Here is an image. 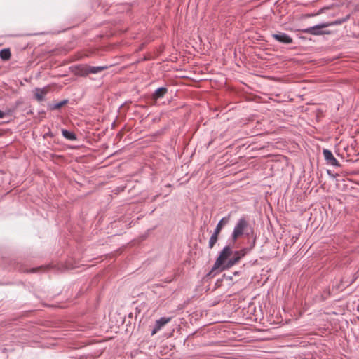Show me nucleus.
Segmentation results:
<instances>
[{"label":"nucleus","instance_id":"nucleus-1","mask_svg":"<svg viewBox=\"0 0 359 359\" xmlns=\"http://www.w3.org/2000/svg\"><path fill=\"white\" fill-rule=\"evenodd\" d=\"M246 254V250L242 248L233 251L230 245H225L219 252L214 265L208 276H214L219 271L227 270L238 264Z\"/></svg>","mask_w":359,"mask_h":359},{"label":"nucleus","instance_id":"nucleus-2","mask_svg":"<svg viewBox=\"0 0 359 359\" xmlns=\"http://www.w3.org/2000/svg\"><path fill=\"white\" fill-rule=\"evenodd\" d=\"M254 231L252 226L249 223L246 217L243 216L237 220L231 234V239L233 243H235L242 236L247 237L250 236V235H253Z\"/></svg>","mask_w":359,"mask_h":359},{"label":"nucleus","instance_id":"nucleus-3","mask_svg":"<svg viewBox=\"0 0 359 359\" xmlns=\"http://www.w3.org/2000/svg\"><path fill=\"white\" fill-rule=\"evenodd\" d=\"M328 25H326L325 22H322L311 27L300 29L299 32L313 36L328 35L331 34V31L326 29Z\"/></svg>","mask_w":359,"mask_h":359},{"label":"nucleus","instance_id":"nucleus-4","mask_svg":"<svg viewBox=\"0 0 359 359\" xmlns=\"http://www.w3.org/2000/svg\"><path fill=\"white\" fill-rule=\"evenodd\" d=\"M271 37L280 43L287 45L293 43L292 38L284 32H277L272 34Z\"/></svg>","mask_w":359,"mask_h":359},{"label":"nucleus","instance_id":"nucleus-5","mask_svg":"<svg viewBox=\"0 0 359 359\" xmlns=\"http://www.w3.org/2000/svg\"><path fill=\"white\" fill-rule=\"evenodd\" d=\"M323 154L327 165L333 167H339L341 165L330 150L323 149Z\"/></svg>","mask_w":359,"mask_h":359},{"label":"nucleus","instance_id":"nucleus-6","mask_svg":"<svg viewBox=\"0 0 359 359\" xmlns=\"http://www.w3.org/2000/svg\"><path fill=\"white\" fill-rule=\"evenodd\" d=\"M168 92V89L165 86H162L156 88L154 92L151 94V98L154 101H157L159 99L163 98Z\"/></svg>","mask_w":359,"mask_h":359},{"label":"nucleus","instance_id":"nucleus-7","mask_svg":"<svg viewBox=\"0 0 359 359\" xmlns=\"http://www.w3.org/2000/svg\"><path fill=\"white\" fill-rule=\"evenodd\" d=\"M170 320V318L167 317H161L159 319L156 320L154 328L151 330V334H155L157 332H158L165 324H167Z\"/></svg>","mask_w":359,"mask_h":359},{"label":"nucleus","instance_id":"nucleus-8","mask_svg":"<svg viewBox=\"0 0 359 359\" xmlns=\"http://www.w3.org/2000/svg\"><path fill=\"white\" fill-rule=\"evenodd\" d=\"M248 237V244L246 247L242 248L243 250H246V254L248 255L255 247L257 243V234L253 232V235H250Z\"/></svg>","mask_w":359,"mask_h":359},{"label":"nucleus","instance_id":"nucleus-9","mask_svg":"<svg viewBox=\"0 0 359 359\" xmlns=\"http://www.w3.org/2000/svg\"><path fill=\"white\" fill-rule=\"evenodd\" d=\"M230 217L231 216L229 214L227 216L223 217L218 222L213 232L219 235V233H220L221 231L222 230V229L224 228V226H226L229 222Z\"/></svg>","mask_w":359,"mask_h":359},{"label":"nucleus","instance_id":"nucleus-10","mask_svg":"<svg viewBox=\"0 0 359 359\" xmlns=\"http://www.w3.org/2000/svg\"><path fill=\"white\" fill-rule=\"evenodd\" d=\"M47 93V90L45 88L35 89L34 97L39 102H41L44 100L45 95Z\"/></svg>","mask_w":359,"mask_h":359},{"label":"nucleus","instance_id":"nucleus-11","mask_svg":"<svg viewBox=\"0 0 359 359\" xmlns=\"http://www.w3.org/2000/svg\"><path fill=\"white\" fill-rule=\"evenodd\" d=\"M62 135L65 139L68 140L74 141L78 139V136L75 133L67 129L62 130Z\"/></svg>","mask_w":359,"mask_h":359},{"label":"nucleus","instance_id":"nucleus-12","mask_svg":"<svg viewBox=\"0 0 359 359\" xmlns=\"http://www.w3.org/2000/svg\"><path fill=\"white\" fill-rule=\"evenodd\" d=\"M358 276H359V273H358V272H357L356 273L354 274L353 279L350 282H348V283L345 282L344 278L341 279V284L337 287V288L338 289L341 288L342 290H344L346 287H348V286L351 285V284H353L357 280Z\"/></svg>","mask_w":359,"mask_h":359},{"label":"nucleus","instance_id":"nucleus-13","mask_svg":"<svg viewBox=\"0 0 359 359\" xmlns=\"http://www.w3.org/2000/svg\"><path fill=\"white\" fill-rule=\"evenodd\" d=\"M11 52L10 48H3L0 50V58L3 61H8L11 59Z\"/></svg>","mask_w":359,"mask_h":359},{"label":"nucleus","instance_id":"nucleus-14","mask_svg":"<svg viewBox=\"0 0 359 359\" xmlns=\"http://www.w3.org/2000/svg\"><path fill=\"white\" fill-rule=\"evenodd\" d=\"M349 18H350V15H347L344 18H339V19H337V20H335L334 21H331V22H326L325 23H326V25H328V27H332V26L339 25L343 24L346 21H347L349 19Z\"/></svg>","mask_w":359,"mask_h":359},{"label":"nucleus","instance_id":"nucleus-15","mask_svg":"<svg viewBox=\"0 0 359 359\" xmlns=\"http://www.w3.org/2000/svg\"><path fill=\"white\" fill-rule=\"evenodd\" d=\"M108 68L107 66H97V67H95V66H90L88 65V72H90V74H98L99 72L103 71V70H105Z\"/></svg>","mask_w":359,"mask_h":359},{"label":"nucleus","instance_id":"nucleus-16","mask_svg":"<svg viewBox=\"0 0 359 359\" xmlns=\"http://www.w3.org/2000/svg\"><path fill=\"white\" fill-rule=\"evenodd\" d=\"M218 237H219V235L216 233H212V234L211 235L210 239H209V242H208V248L210 249H212L213 248V247L215 246V245L216 244V243L218 241Z\"/></svg>","mask_w":359,"mask_h":359},{"label":"nucleus","instance_id":"nucleus-17","mask_svg":"<svg viewBox=\"0 0 359 359\" xmlns=\"http://www.w3.org/2000/svg\"><path fill=\"white\" fill-rule=\"evenodd\" d=\"M68 102V100H63L59 102H57L55 104H50L49 106V108L51 110H56V109H60L62 107H63L64 105H65Z\"/></svg>","mask_w":359,"mask_h":359},{"label":"nucleus","instance_id":"nucleus-18","mask_svg":"<svg viewBox=\"0 0 359 359\" xmlns=\"http://www.w3.org/2000/svg\"><path fill=\"white\" fill-rule=\"evenodd\" d=\"M88 65H79L77 66V69L79 71V74L81 76H86L88 74H90V72H88Z\"/></svg>","mask_w":359,"mask_h":359},{"label":"nucleus","instance_id":"nucleus-19","mask_svg":"<svg viewBox=\"0 0 359 359\" xmlns=\"http://www.w3.org/2000/svg\"><path fill=\"white\" fill-rule=\"evenodd\" d=\"M13 110L8 109L6 111L0 110V118H4L6 116H9L13 113Z\"/></svg>","mask_w":359,"mask_h":359},{"label":"nucleus","instance_id":"nucleus-20","mask_svg":"<svg viewBox=\"0 0 359 359\" xmlns=\"http://www.w3.org/2000/svg\"><path fill=\"white\" fill-rule=\"evenodd\" d=\"M43 266L31 268L26 271L27 273H36L41 270Z\"/></svg>","mask_w":359,"mask_h":359},{"label":"nucleus","instance_id":"nucleus-21","mask_svg":"<svg viewBox=\"0 0 359 359\" xmlns=\"http://www.w3.org/2000/svg\"><path fill=\"white\" fill-rule=\"evenodd\" d=\"M12 268H13V269H15V270H19V271H20V270H21L20 267V266H18V264H13V266H12Z\"/></svg>","mask_w":359,"mask_h":359},{"label":"nucleus","instance_id":"nucleus-22","mask_svg":"<svg viewBox=\"0 0 359 359\" xmlns=\"http://www.w3.org/2000/svg\"><path fill=\"white\" fill-rule=\"evenodd\" d=\"M327 174H328L329 175H332L331 174V171H330V170H327Z\"/></svg>","mask_w":359,"mask_h":359},{"label":"nucleus","instance_id":"nucleus-23","mask_svg":"<svg viewBox=\"0 0 359 359\" xmlns=\"http://www.w3.org/2000/svg\"><path fill=\"white\" fill-rule=\"evenodd\" d=\"M46 135H50V136L53 137V134H51L50 133H47L46 134Z\"/></svg>","mask_w":359,"mask_h":359},{"label":"nucleus","instance_id":"nucleus-24","mask_svg":"<svg viewBox=\"0 0 359 359\" xmlns=\"http://www.w3.org/2000/svg\"><path fill=\"white\" fill-rule=\"evenodd\" d=\"M233 274H234V275H238V274H239V271H235V272L233 273Z\"/></svg>","mask_w":359,"mask_h":359},{"label":"nucleus","instance_id":"nucleus-25","mask_svg":"<svg viewBox=\"0 0 359 359\" xmlns=\"http://www.w3.org/2000/svg\"><path fill=\"white\" fill-rule=\"evenodd\" d=\"M224 277L226 278H231L230 276H226V275H224Z\"/></svg>","mask_w":359,"mask_h":359},{"label":"nucleus","instance_id":"nucleus-26","mask_svg":"<svg viewBox=\"0 0 359 359\" xmlns=\"http://www.w3.org/2000/svg\"><path fill=\"white\" fill-rule=\"evenodd\" d=\"M249 264H250L251 266L254 264V263H251V262H249Z\"/></svg>","mask_w":359,"mask_h":359}]
</instances>
